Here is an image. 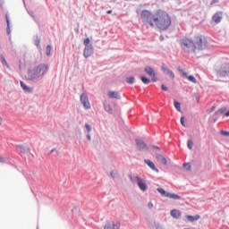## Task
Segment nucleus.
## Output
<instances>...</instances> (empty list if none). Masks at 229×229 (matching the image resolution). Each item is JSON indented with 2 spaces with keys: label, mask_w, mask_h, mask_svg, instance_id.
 I'll list each match as a JSON object with an SVG mask.
<instances>
[{
  "label": "nucleus",
  "mask_w": 229,
  "mask_h": 229,
  "mask_svg": "<svg viewBox=\"0 0 229 229\" xmlns=\"http://www.w3.org/2000/svg\"><path fill=\"white\" fill-rule=\"evenodd\" d=\"M194 40L187 38L180 39L181 48L184 53H196V49L199 51H203L208 47V41L203 36H197Z\"/></svg>",
  "instance_id": "obj_1"
},
{
  "label": "nucleus",
  "mask_w": 229,
  "mask_h": 229,
  "mask_svg": "<svg viewBox=\"0 0 229 229\" xmlns=\"http://www.w3.org/2000/svg\"><path fill=\"white\" fill-rule=\"evenodd\" d=\"M154 24L160 31H167L171 28V24H173V20L167 12L158 9L157 10V17Z\"/></svg>",
  "instance_id": "obj_2"
},
{
  "label": "nucleus",
  "mask_w": 229,
  "mask_h": 229,
  "mask_svg": "<svg viewBox=\"0 0 229 229\" xmlns=\"http://www.w3.org/2000/svg\"><path fill=\"white\" fill-rule=\"evenodd\" d=\"M157 16V11L155 13H152L149 10H143L140 13V19L143 24L146 26H150V28H155V19Z\"/></svg>",
  "instance_id": "obj_3"
},
{
  "label": "nucleus",
  "mask_w": 229,
  "mask_h": 229,
  "mask_svg": "<svg viewBox=\"0 0 229 229\" xmlns=\"http://www.w3.org/2000/svg\"><path fill=\"white\" fill-rule=\"evenodd\" d=\"M130 180L132 183H137L140 191H142V192H146L148 191V183H146V181L142 179L140 176L136 175L134 178L130 176Z\"/></svg>",
  "instance_id": "obj_4"
},
{
  "label": "nucleus",
  "mask_w": 229,
  "mask_h": 229,
  "mask_svg": "<svg viewBox=\"0 0 229 229\" xmlns=\"http://www.w3.org/2000/svg\"><path fill=\"white\" fill-rule=\"evenodd\" d=\"M157 192L161 194L164 198H170V199H182V197L176 193H171L169 191H165L164 188H157Z\"/></svg>",
  "instance_id": "obj_5"
},
{
  "label": "nucleus",
  "mask_w": 229,
  "mask_h": 229,
  "mask_svg": "<svg viewBox=\"0 0 229 229\" xmlns=\"http://www.w3.org/2000/svg\"><path fill=\"white\" fill-rule=\"evenodd\" d=\"M144 72L151 78V81H153V83H157V81H158V77H157V72L153 67L149 65L145 66Z\"/></svg>",
  "instance_id": "obj_6"
},
{
  "label": "nucleus",
  "mask_w": 229,
  "mask_h": 229,
  "mask_svg": "<svg viewBox=\"0 0 229 229\" xmlns=\"http://www.w3.org/2000/svg\"><path fill=\"white\" fill-rule=\"evenodd\" d=\"M219 78H229V64L225 63L221 65V69L216 72Z\"/></svg>",
  "instance_id": "obj_7"
},
{
  "label": "nucleus",
  "mask_w": 229,
  "mask_h": 229,
  "mask_svg": "<svg viewBox=\"0 0 229 229\" xmlns=\"http://www.w3.org/2000/svg\"><path fill=\"white\" fill-rule=\"evenodd\" d=\"M27 76H28L29 81H35V80H38V78L41 77L39 75L38 71L37 70V68L29 69Z\"/></svg>",
  "instance_id": "obj_8"
},
{
  "label": "nucleus",
  "mask_w": 229,
  "mask_h": 229,
  "mask_svg": "<svg viewBox=\"0 0 229 229\" xmlns=\"http://www.w3.org/2000/svg\"><path fill=\"white\" fill-rule=\"evenodd\" d=\"M35 69L38 71V73H39V76H44V74L49 71V64H41L36 66Z\"/></svg>",
  "instance_id": "obj_9"
},
{
  "label": "nucleus",
  "mask_w": 229,
  "mask_h": 229,
  "mask_svg": "<svg viewBox=\"0 0 229 229\" xmlns=\"http://www.w3.org/2000/svg\"><path fill=\"white\" fill-rule=\"evenodd\" d=\"M135 142L139 151H148L149 149V147H148V144L144 140L136 139Z\"/></svg>",
  "instance_id": "obj_10"
},
{
  "label": "nucleus",
  "mask_w": 229,
  "mask_h": 229,
  "mask_svg": "<svg viewBox=\"0 0 229 229\" xmlns=\"http://www.w3.org/2000/svg\"><path fill=\"white\" fill-rule=\"evenodd\" d=\"M81 103L83 105L84 108H86V110H89L90 108V102H89V96H87L86 93H82L81 95Z\"/></svg>",
  "instance_id": "obj_11"
},
{
  "label": "nucleus",
  "mask_w": 229,
  "mask_h": 229,
  "mask_svg": "<svg viewBox=\"0 0 229 229\" xmlns=\"http://www.w3.org/2000/svg\"><path fill=\"white\" fill-rule=\"evenodd\" d=\"M94 55V47L92 45H88L84 47L83 56L84 58H90Z\"/></svg>",
  "instance_id": "obj_12"
},
{
  "label": "nucleus",
  "mask_w": 229,
  "mask_h": 229,
  "mask_svg": "<svg viewBox=\"0 0 229 229\" xmlns=\"http://www.w3.org/2000/svg\"><path fill=\"white\" fill-rule=\"evenodd\" d=\"M179 72H181L182 78H186V80L191 81V83H198V80H196L194 75H189L187 72H183L182 69H179Z\"/></svg>",
  "instance_id": "obj_13"
},
{
  "label": "nucleus",
  "mask_w": 229,
  "mask_h": 229,
  "mask_svg": "<svg viewBox=\"0 0 229 229\" xmlns=\"http://www.w3.org/2000/svg\"><path fill=\"white\" fill-rule=\"evenodd\" d=\"M5 21H6V24H7V27H6V34L8 35L9 37V40L12 38V25H11V21H10V15H8V13H6L5 14Z\"/></svg>",
  "instance_id": "obj_14"
},
{
  "label": "nucleus",
  "mask_w": 229,
  "mask_h": 229,
  "mask_svg": "<svg viewBox=\"0 0 229 229\" xmlns=\"http://www.w3.org/2000/svg\"><path fill=\"white\" fill-rule=\"evenodd\" d=\"M226 112V107H222L218 109L217 111L215 112V114L212 116L213 122L216 123L217 122V119L222 115V114H225Z\"/></svg>",
  "instance_id": "obj_15"
},
{
  "label": "nucleus",
  "mask_w": 229,
  "mask_h": 229,
  "mask_svg": "<svg viewBox=\"0 0 229 229\" xmlns=\"http://www.w3.org/2000/svg\"><path fill=\"white\" fill-rule=\"evenodd\" d=\"M121 224L119 222H107L104 226V229H120Z\"/></svg>",
  "instance_id": "obj_16"
},
{
  "label": "nucleus",
  "mask_w": 229,
  "mask_h": 229,
  "mask_svg": "<svg viewBox=\"0 0 229 229\" xmlns=\"http://www.w3.org/2000/svg\"><path fill=\"white\" fill-rule=\"evenodd\" d=\"M223 21V13L222 12H216L212 16V21L215 22V24H219Z\"/></svg>",
  "instance_id": "obj_17"
},
{
  "label": "nucleus",
  "mask_w": 229,
  "mask_h": 229,
  "mask_svg": "<svg viewBox=\"0 0 229 229\" xmlns=\"http://www.w3.org/2000/svg\"><path fill=\"white\" fill-rule=\"evenodd\" d=\"M144 164H146L148 167H149V169H151L155 173H160L158 168H157V165H155V163H153V161H151L150 159H144Z\"/></svg>",
  "instance_id": "obj_18"
},
{
  "label": "nucleus",
  "mask_w": 229,
  "mask_h": 229,
  "mask_svg": "<svg viewBox=\"0 0 229 229\" xmlns=\"http://www.w3.org/2000/svg\"><path fill=\"white\" fill-rule=\"evenodd\" d=\"M161 71L164 72V74H165L166 76H169L171 80H174V72H173V71L167 68V66L163 65L161 67Z\"/></svg>",
  "instance_id": "obj_19"
},
{
  "label": "nucleus",
  "mask_w": 229,
  "mask_h": 229,
  "mask_svg": "<svg viewBox=\"0 0 229 229\" xmlns=\"http://www.w3.org/2000/svg\"><path fill=\"white\" fill-rule=\"evenodd\" d=\"M16 148L24 155H30V153H31V148H30L28 145H16Z\"/></svg>",
  "instance_id": "obj_20"
},
{
  "label": "nucleus",
  "mask_w": 229,
  "mask_h": 229,
  "mask_svg": "<svg viewBox=\"0 0 229 229\" xmlns=\"http://www.w3.org/2000/svg\"><path fill=\"white\" fill-rule=\"evenodd\" d=\"M170 216H172L174 219H180V217H182V211L178 209H172L170 211Z\"/></svg>",
  "instance_id": "obj_21"
},
{
  "label": "nucleus",
  "mask_w": 229,
  "mask_h": 229,
  "mask_svg": "<svg viewBox=\"0 0 229 229\" xmlns=\"http://www.w3.org/2000/svg\"><path fill=\"white\" fill-rule=\"evenodd\" d=\"M107 96L110 99H121V95L117 91H108Z\"/></svg>",
  "instance_id": "obj_22"
},
{
  "label": "nucleus",
  "mask_w": 229,
  "mask_h": 229,
  "mask_svg": "<svg viewBox=\"0 0 229 229\" xmlns=\"http://www.w3.org/2000/svg\"><path fill=\"white\" fill-rule=\"evenodd\" d=\"M201 218V216L199 215H195V216H192V215H187L186 216V219L188 221H190V223H194V221H198L199 219Z\"/></svg>",
  "instance_id": "obj_23"
},
{
  "label": "nucleus",
  "mask_w": 229,
  "mask_h": 229,
  "mask_svg": "<svg viewBox=\"0 0 229 229\" xmlns=\"http://www.w3.org/2000/svg\"><path fill=\"white\" fill-rule=\"evenodd\" d=\"M156 158L157 162H160V164H163V165H167V159H165V157H164V156L161 154H157Z\"/></svg>",
  "instance_id": "obj_24"
},
{
  "label": "nucleus",
  "mask_w": 229,
  "mask_h": 229,
  "mask_svg": "<svg viewBox=\"0 0 229 229\" xmlns=\"http://www.w3.org/2000/svg\"><path fill=\"white\" fill-rule=\"evenodd\" d=\"M140 80L144 83V85H149L151 83V79L148 78L146 75H140Z\"/></svg>",
  "instance_id": "obj_25"
},
{
  "label": "nucleus",
  "mask_w": 229,
  "mask_h": 229,
  "mask_svg": "<svg viewBox=\"0 0 229 229\" xmlns=\"http://www.w3.org/2000/svg\"><path fill=\"white\" fill-rule=\"evenodd\" d=\"M20 85H21L22 90H24V92H31V88H30V86L26 85V83H24V81H21Z\"/></svg>",
  "instance_id": "obj_26"
},
{
  "label": "nucleus",
  "mask_w": 229,
  "mask_h": 229,
  "mask_svg": "<svg viewBox=\"0 0 229 229\" xmlns=\"http://www.w3.org/2000/svg\"><path fill=\"white\" fill-rule=\"evenodd\" d=\"M104 109L106 112H107V114H114V111L112 110V106H110L109 104L106 102H104Z\"/></svg>",
  "instance_id": "obj_27"
},
{
  "label": "nucleus",
  "mask_w": 229,
  "mask_h": 229,
  "mask_svg": "<svg viewBox=\"0 0 229 229\" xmlns=\"http://www.w3.org/2000/svg\"><path fill=\"white\" fill-rule=\"evenodd\" d=\"M0 62H1L2 65H5V67H7V69H10V64H8V62H6V58H4V55H0Z\"/></svg>",
  "instance_id": "obj_28"
},
{
  "label": "nucleus",
  "mask_w": 229,
  "mask_h": 229,
  "mask_svg": "<svg viewBox=\"0 0 229 229\" xmlns=\"http://www.w3.org/2000/svg\"><path fill=\"white\" fill-rule=\"evenodd\" d=\"M174 108L177 110V112H182V103L176 100H174Z\"/></svg>",
  "instance_id": "obj_29"
},
{
  "label": "nucleus",
  "mask_w": 229,
  "mask_h": 229,
  "mask_svg": "<svg viewBox=\"0 0 229 229\" xmlns=\"http://www.w3.org/2000/svg\"><path fill=\"white\" fill-rule=\"evenodd\" d=\"M126 82H127L129 85H133V83H135V77H133V76L127 77V78H126Z\"/></svg>",
  "instance_id": "obj_30"
},
{
  "label": "nucleus",
  "mask_w": 229,
  "mask_h": 229,
  "mask_svg": "<svg viewBox=\"0 0 229 229\" xmlns=\"http://www.w3.org/2000/svg\"><path fill=\"white\" fill-rule=\"evenodd\" d=\"M34 44L37 47H38L40 46V38H38V36H36L35 37V39H34Z\"/></svg>",
  "instance_id": "obj_31"
},
{
  "label": "nucleus",
  "mask_w": 229,
  "mask_h": 229,
  "mask_svg": "<svg viewBox=\"0 0 229 229\" xmlns=\"http://www.w3.org/2000/svg\"><path fill=\"white\" fill-rule=\"evenodd\" d=\"M51 49H52L51 45H47V49H46V55H47V56H50V55H51Z\"/></svg>",
  "instance_id": "obj_32"
},
{
  "label": "nucleus",
  "mask_w": 229,
  "mask_h": 229,
  "mask_svg": "<svg viewBox=\"0 0 229 229\" xmlns=\"http://www.w3.org/2000/svg\"><path fill=\"white\" fill-rule=\"evenodd\" d=\"M187 146L188 149H192V148L194 147V142L192 141V140H188Z\"/></svg>",
  "instance_id": "obj_33"
},
{
  "label": "nucleus",
  "mask_w": 229,
  "mask_h": 229,
  "mask_svg": "<svg viewBox=\"0 0 229 229\" xmlns=\"http://www.w3.org/2000/svg\"><path fill=\"white\" fill-rule=\"evenodd\" d=\"M85 130L87 133H90V131H92V126H90L89 123H85Z\"/></svg>",
  "instance_id": "obj_34"
},
{
  "label": "nucleus",
  "mask_w": 229,
  "mask_h": 229,
  "mask_svg": "<svg viewBox=\"0 0 229 229\" xmlns=\"http://www.w3.org/2000/svg\"><path fill=\"white\" fill-rule=\"evenodd\" d=\"M84 46H92V44H90V38H86L83 41Z\"/></svg>",
  "instance_id": "obj_35"
},
{
  "label": "nucleus",
  "mask_w": 229,
  "mask_h": 229,
  "mask_svg": "<svg viewBox=\"0 0 229 229\" xmlns=\"http://www.w3.org/2000/svg\"><path fill=\"white\" fill-rule=\"evenodd\" d=\"M220 134L223 135L224 137H229V131L222 130L220 131Z\"/></svg>",
  "instance_id": "obj_36"
},
{
  "label": "nucleus",
  "mask_w": 229,
  "mask_h": 229,
  "mask_svg": "<svg viewBox=\"0 0 229 229\" xmlns=\"http://www.w3.org/2000/svg\"><path fill=\"white\" fill-rule=\"evenodd\" d=\"M154 226L156 229H164V226H162L158 222H154Z\"/></svg>",
  "instance_id": "obj_37"
},
{
  "label": "nucleus",
  "mask_w": 229,
  "mask_h": 229,
  "mask_svg": "<svg viewBox=\"0 0 229 229\" xmlns=\"http://www.w3.org/2000/svg\"><path fill=\"white\" fill-rule=\"evenodd\" d=\"M181 124H182V126H183L184 128H185V116H181Z\"/></svg>",
  "instance_id": "obj_38"
},
{
  "label": "nucleus",
  "mask_w": 229,
  "mask_h": 229,
  "mask_svg": "<svg viewBox=\"0 0 229 229\" xmlns=\"http://www.w3.org/2000/svg\"><path fill=\"white\" fill-rule=\"evenodd\" d=\"M183 167H186L187 171H191V164L190 163H184Z\"/></svg>",
  "instance_id": "obj_39"
},
{
  "label": "nucleus",
  "mask_w": 229,
  "mask_h": 229,
  "mask_svg": "<svg viewBox=\"0 0 229 229\" xmlns=\"http://www.w3.org/2000/svg\"><path fill=\"white\" fill-rule=\"evenodd\" d=\"M161 89L162 90H164L165 92H167V90H169V88H167V86H165V84L161 85Z\"/></svg>",
  "instance_id": "obj_40"
},
{
  "label": "nucleus",
  "mask_w": 229,
  "mask_h": 229,
  "mask_svg": "<svg viewBox=\"0 0 229 229\" xmlns=\"http://www.w3.org/2000/svg\"><path fill=\"white\" fill-rule=\"evenodd\" d=\"M216 110V106H212L210 109L208 110V114H212Z\"/></svg>",
  "instance_id": "obj_41"
},
{
  "label": "nucleus",
  "mask_w": 229,
  "mask_h": 229,
  "mask_svg": "<svg viewBox=\"0 0 229 229\" xmlns=\"http://www.w3.org/2000/svg\"><path fill=\"white\" fill-rule=\"evenodd\" d=\"M28 13L30 17H32V19H35V13H33V11H28Z\"/></svg>",
  "instance_id": "obj_42"
},
{
  "label": "nucleus",
  "mask_w": 229,
  "mask_h": 229,
  "mask_svg": "<svg viewBox=\"0 0 229 229\" xmlns=\"http://www.w3.org/2000/svg\"><path fill=\"white\" fill-rule=\"evenodd\" d=\"M86 139L89 141L92 140V137L90 136V132H87Z\"/></svg>",
  "instance_id": "obj_43"
},
{
  "label": "nucleus",
  "mask_w": 229,
  "mask_h": 229,
  "mask_svg": "<svg viewBox=\"0 0 229 229\" xmlns=\"http://www.w3.org/2000/svg\"><path fill=\"white\" fill-rule=\"evenodd\" d=\"M6 160H4V157H0V164H4Z\"/></svg>",
  "instance_id": "obj_44"
},
{
  "label": "nucleus",
  "mask_w": 229,
  "mask_h": 229,
  "mask_svg": "<svg viewBox=\"0 0 229 229\" xmlns=\"http://www.w3.org/2000/svg\"><path fill=\"white\" fill-rule=\"evenodd\" d=\"M165 39V38H164V35L159 36L160 42H164Z\"/></svg>",
  "instance_id": "obj_45"
},
{
  "label": "nucleus",
  "mask_w": 229,
  "mask_h": 229,
  "mask_svg": "<svg viewBox=\"0 0 229 229\" xmlns=\"http://www.w3.org/2000/svg\"><path fill=\"white\" fill-rule=\"evenodd\" d=\"M153 149H157V151H160V147L153 145L152 146Z\"/></svg>",
  "instance_id": "obj_46"
},
{
  "label": "nucleus",
  "mask_w": 229,
  "mask_h": 229,
  "mask_svg": "<svg viewBox=\"0 0 229 229\" xmlns=\"http://www.w3.org/2000/svg\"><path fill=\"white\" fill-rule=\"evenodd\" d=\"M216 3H219V0H212L211 4H216Z\"/></svg>",
  "instance_id": "obj_47"
},
{
  "label": "nucleus",
  "mask_w": 229,
  "mask_h": 229,
  "mask_svg": "<svg viewBox=\"0 0 229 229\" xmlns=\"http://www.w3.org/2000/svg\"><path fill=\"white\" fill-rule=\"evenodd\" d=\"M225 117H229V110L224 114Z\"/></svg>",
  "instance_id": "obj_48"
},
{
  "label": "nucleus",
  "mask_w": 229,
  "mask_h": 229,
  "mask_svg": "<svg viewBox=\"0 0 229 229\" xmlns=\"http://www.w3.org/2000/svg\"><path fill=\"white\" fill-rule=\"evenodd\" d=\"M148 208H153V204L151 202H148Z\"/></svg>",
  "instance_id": "obj_49"
},
{
  "label": "nucleus",
  "mask_w": 229,
  "mask_h": 229,
  "mask_svg": "<svg viewBox=\"0 0 229 229\" xmlns=\"http://www.w3.org/2000/svg\"><path fill=\"white\" fill-rule=\"evenodd\" d=\"M107 15H110L112 13V10L106 11Z\"/></svg>",
  "instance_id": "obj_50"
},
{
  "label": "nucleus",
  "mask_w": 229,
  "mask_h": 229,
  "mask_svg": "<svg viewBox=\"0 0 229 229\" xmlns=\"http://www.w3.org/2000/svg\"><path fill=\"white\" fill-rule=\"evenodd\" d=\"M55 151H56V148H53V149L50 151V155H51L52 153H55Z\"/></svg>",
  "instance_id": "obj_51"
},
{
  "label": "nucleus",
  "mask_w": 229,
  "mask_h": 229,
  "mask_svg": "<svg viewBox=\"0 0 229 229\" xmlns=\"http://www.w3.org/2000/svg\"><path fill=\"white\" fill-rule=\"evenodd\" d=\"M110 175L112 176V178H115V175H114V172H111Z\"/></svg>",
  "instance_id": "obj_52"
},
{
  "label": "nucleus",
  "mask_w": 229,
  "mask_h": 229,
  "mask_svg": "<svg viewBox=\"0 0 229 229\" xmlns=\"http://www.w3.org/2000/svg\"><path fill=\"white\" fill-rule=\"evenodd\" d=\"M2 123H3V118L0 117V124H2Z\"/></svg>",
  "instance_id": "obj_53"
},
{
  "label": "nucleus",
  "mask_w": 229,
  "mask_h": 229,
  "mask_svg": "<svg viewBox=\"0 0 229 229\" xmlns=\"http://www.w3.org/2000/svg\"><path fill=\"white\" fill-rule=\"evenodd\" d=\"M2 6H3V3L0 2V8H2Z\"/></svg>",
  "instance_id": "obj_54"
},
{
  "label": "nucleus",
  "mask_w": 229,
  "mask_h": 229,
  "mask_svg": "<svg viewBox=\"0 0 229 229\" xmlns=\"http://www.w3.org/2000/svg\"><path fill=\"white\" fill-rule=\"evenodd\" d=\"M227 167H229V164L227 165Z\"/></svg>",
  "instance_id": "obj_55"
},
{
  "label": "nucleus",
  "mask_w": 229,
  "mask_h": 229,
  "mask_svg": "<svg viewBox=\"0 0 229 229\" xmlns=\"http://www.w3.org/2000/svg\"><path fill=\"white\" fill-rule=\"evenodd\" d=\"M37 229H38V226L37 227Z\"/></svg>",
  "instance_id": "obj_56"
}]
</instances>
